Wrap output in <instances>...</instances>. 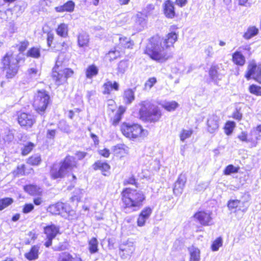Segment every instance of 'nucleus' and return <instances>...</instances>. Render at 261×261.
<instances>
[{
  "mask_svg": "<svg viewBox=\"0 0 261 261\" xmlns=\"http://www.w3.org/2000/svg\"><path fill=\"white\" fill-rule=\"evenodd\" d=\"M177 35L174 32L169 33L166 38L163 39L160 44H149L145 50V53L152 60L159 63H163L172 57L168 47L172 46L177 40Z\"/></svg>",
  "mask_w": 261,
  "mask_h": 261,
  "instance_id": "obj_1",
  "label": "nucleus"
},
{
  "mask_svg": "<svg viewBox=\"0 0 261 261\" xmlns=\"http://www.w3.org/2000/svg\"><path fill=\"white\" fill-rule=\"evenodd\" d=\"M121 195L122 210L126 214L140 210L146 198L142 191L128 188L123 190Z\"/></svg>",
  "mask_w": 261,
  "mask_h": 261,
  "instance_id": "obj_2",
  "label": "nucleus"
},
{
  "mask_svg": "<svg viewBox=\"0 0 261 261\" xmlns=\"http://www.w3.org/2000/svg\"><path fill=\"white\" fill-rule=\"evenodd\" d=\"M24 61L23 55L19 54L15 56L11 53H7L2 59L3 71H6L7 79L13 78L18 73L19 68V64Z\"/></svg>",
  "mask_w": 261,
  "mask_h": 261,
  "instance_id": "obj_3",
  "label": "nucleus"
},
{
  "mask_svg": "<svg viewBox=\"0 0 261 261\" xmlns=\"http://www.w3.org/2000/svg\"><path fill=\"white\" fill-rule=\"evenodd\" d=\"M74 157L67 155L59 163H54L50 170V174L54 179L63 178L68 172L76 166Z\"/></svg>",
  "mask_w": 261,
  "mask_h": 261,
  "instance_id": "obj_4",
  "label": "nucleus"
},
{
  "mask_svg": "<svg viewBox=\"0 0 261 261\" xmlns=\"http://www.w3.org/2000/svg\"><path fill=\"white\" fill-rule=\"evenodd\" d=\"M139 106L141 107L139 114L143 120L150 123H155L159 121L162 113L158 107L152 105L147 101L141 102Z\"/></svg>",
  "mask_w": 261,
  "mask_h": 261,
  "instance_id": "obj_5",
  "label": "nucleus"
},
{
  "mask_svg": "<svg viewBox=\"0 0 261 261\" xmlns=\"http://www.w3.org/2000/svg\"><path fill=\"white\" fill-rule=\"evenodd\" d=\"M50 102V96L45 90H39L35 96L34 107L39 114L43 115Z\"/></svg>",
  "mask_w": 261,
  "mask_h": 261,
  "instance_id": "obj_6",
  "label": "nucleus"
},
{
  "mask_svg": "<svg viewBox=\"0 0 261 261\" xmlns=\"http://www.w3.org/2000/svg\"><path fill=\"white\" fill-rule=\"evenodd\" d=\"M121 131L126 138L134 139L140 136L143 129L141 126L138 124H130L124 122L121 125Z\"/></svg>",
  "mask_w": 261,
  "mask_h": 261,
  "instance_id": "obj_7",
  "label": "nucleus"
},
{
  "mask_svg": "<svg viewBox=\"0 0 261 261\" xmlns=\"http://www.w3.org/2000/svg\"><path fill=\"white\" fill-rule=\"evenodd\" d=\"M73 74L72 70L69 68H65L63 70H56L54 68L52 72V77L55 81L57 85H60L66 82L68 77H71Z\"/></svg>",
  "mask_w": 261,
  "mask_h": 261,
  "instance_id": "obj_8",
  "label": "nucleus"
},
{
  "mask_svg": "<svg viewBox=\"0 0 261 261\" xmlns=\"http://www.w3.org/2000/svg\"><path fill=\"white\" fill-rule=\"evenodd\" d=\"M245 77L248 80L252 78L261 84V66L257 65L254 62L250 63L247 67V72Z\"/></svg>",
  "mask_w": 261,
  "mask_h": 261,
  "instance_id": "obj_9",
  "label": "nucleus"
},
{
  "mask_svg": "<svg viewBox=\"0 0 261 261\" xmlns=\"http://www.w3.org/2000/svg\"><path fill=\"white\" fill-rule=\"evenodd\" d=\"M69 207L62 202H58L53 204L47 208V211L53 215H62L63 213H67L69 212Z\"/></svg>",
  "mask_w": 261,
  "mask_h": 261,
  "instance_id": "obj_10",
  "label": "nucleus"
},
{
  "mask_svg": "<svg viewBox=\"0 0 261 261\" xmlns=\"http://www.w3.org/2000/svg\"><path fill=\"white\" fill-rule=\"evenodd\" d=\"M219 117L215 114L210 115L207 118L206 125L207 131L212 134L218 130L219 127Z\"/></svg>",
  "mask_w": 261,
  "mask_h": 261,
  "instance_id": "obj_11",
  "label": "nucleus"
},
{
  "mask_svg": "<svg viewBox=\"0 0 261 261\" xmlns=\"http://www.w3.org/2000/svg\"><path fill=\"white\" fill-rule=\"evenodd\" d=\"M18 122L21 126L31 127L35 122V119L33 115L22 113L18 117Z\"/></svg>",
  "mask_w": 261,
  "mask_h": 261,
  "instance_id": "obj_12",
  "label": "nucleus"
},
{
  "mask_svg": "<svg viewBox=\"0 0 261 261\" xmlns=\"http://www.w3.org/2000/svg\"><path fill=\"white\" fill-rule=\"evenodd\" d=\"M194 218L197 219L201 225L207 226L212 224V218L210 212L207 213L204 211L198 212L194 215Z\"/></svg>",
  "mask_w": 261,
  "mask_h": 261,
  "instance_id": "obj_13",
  "label": "nucleus"
},
{
  "mask_svg": "<svg viewBox=\"0 0 261 261\" xmlns=\"http://www.w3.org/2000/svg\"><path fill=\"white\" fill-rule=\"evenodd\" d=\"M187 180L185 175L181 174L179 175L177 180L174 184L173 192L176 195H180L183 192L184 188Z\"/></svg>",
  "mask_w": 261,
  "mask_h": 261,
  "instance_id": "obj_14",
  "label": "nucleus"
},
{
  "mask_svg": "<svg viewBox=\"0 0 261 261\" xmlns=\"http://www.w3.org/2000/svg\"><path fill=\"white\" fill-rule=\"evenodd\" d=\"M219 69V67L218 65H212L208 72L211 79L216 84H218L222 77V75L218 71Z\"/></svg>",
  "mask_w": 261,
  "mask_h": 261,
  "instance_id": "obj_15",
  "label": "nucleus"
},
{
  "mask_svg": "<svg viewBox=\"0 0 261 261\" xmlns=\"http://www.w3.org/2000/svg\"><path fill=\"white\" fill-rule=\"evenodd\" d=\"M164 5V11L166 16L169 18H173L175 15L173 3L170 0H167Z\"/></svg>",
  "mask_w": 261,
  "mask_h": 261,
  "instance_id": "obj_16",
  "label": "nucleus"
},
{
  "mask_svg": "<svg viewBox=\"0 0 261 261\" xmlns=\"http://www.w3.org/2000/svg\"><path fill=\"white\" fill-rule=\"evenodd\" d=\"M77 40L79 47L85 48L89 45V36L87 33L82 32L77 35Z\"/></svg>",
  "mask_w": 261,
  "mask_h": 261,
  "instance_id": "obj_17",
  "label": "nucleus"
},
{
  "mask_svg": "<svg viewBox=\"0 0 261 261\" xmlns=\"http://www.w3.org/2000/svg\"><path fill=\"white\" fill-rule=\"evenodd\" d=\"M119 249L123 253V255L130 256L135 251V246L133 243L128 242L125 244H121Z\"/></svg>",
  "mask_w": 261,
  "mask_h": 261,
  "instance_id": "obj_18",
  "label": "nucleus"
},
{
  "mask_svg": "<svg viewBox=\"0 0 261 261\" xmlns=\"http://www.w3.org/2000/svg\"><path fill=\"white\" fill-rule=\"evenodd\" d=\"M39 249L40 246L39 245L33 246L30 250L24 254L25 257L29 260H34L38 259Z\"/></svg>",
  "mask_w": 261,
  "mask_h": 261,
  "instance_id": "obj_19",
  "label": "nucleus"
},
{
  "mask_svg": "<svg viewBox=\"0 0 261 261\" xmlns=\"http://www.w3.org/2000/svg\"><path fill=\"white\" fill-rule=\"evenodd\" d=\"M74 3L72 1H69L65 3L63 5L56 7L55 9L57 12H72L74 10Z\"/></svg>",
  "mask_w": 261,
  "mask_h": 261,
  "instance_id": "obj_20",
  "label": "nucleus"
},
{
  "mask_svg": "<svg viewBox=\"0 0 261 261\" xmlns=\"http://www.w3.org/2000/svg\"><path fill=\"white\" fill-rule=\"evenodd\" d=\"M135 91L132 89L125 90L123 94V102L125 105H130L135 100Z\"/></svg>",
  "mask_w": 261,
  "mask_h": 261,
  "instance_id": "obj_21",
  "label": "nucleus"
},
{
  "mask_svg": "<svg viewBox=\"0 0 261 261\" xmlns=\"http://www.w3.org/2000/svg\"><path fill=\"white\" fill-rule=\"evenodd\" d=\"M59 232V228L52 224L44 227V233L47 238H55Z\"/></svg>",
  "mask_w": 261,
  "mask_h": 261,
  "instance_id": "obj_22",
  "label": "nucleus"
},
{
  "mask_svg": "<svg viewBox=\"0 0 261 261\" xmlns=\"http://www.w3.org/2000/svg\"><path fill=\"white\" fill-rule=\"evenodd\" d=\"M125 111V108L122 106H120L115 116L111 119V124L113 126L117 125L122 119V116Z\"/></svg>",
  "mask_w": 261,
  "mask_h": 261,
  "instance_id": "obj_23",
  "label": "nucleus"
},
{
  "mask_svg": "<svg viewBox=\"0 0 261 261\" xmlns=\"http://www.w3.org/2000/svg\"><path fill=\"white\" fill-rule=\"evenodd\" d=\"M233 62L239 66H243L246 62L245 58L239 51H235L232 56Z\"/></svg>",
  "mask_w": 261,
  "mask_h": 261,
  "instance_id": "obj_24",
  "label": "nucleus"
},
{
  "mask_svg": "<svg viewBox=\"0 0 261 261\" xmlns=\"http://www.w3.org/2000/svg\"><path fill=\"white\" fill-rule=\"evenodd\" d=\"M23 189L26 192L32 195H38L41 193L40 189L34 185H26Z\"/></svg>",
  "mask_w": 261,
  "mask_h": 261,
  "instance_id": "obj_25",
  "label": "nucleus"
},
{
  "mask_svg": "<svg viewBox=\"0 0 261 261\" xmlns=\"http://www.w3.org/2000/svg\"><path fill=\"white\" fill-rule=\"evenodd\" d=\"M190 253V261H199L200 260V250L198 248L194 246L189 248Z\"/></svg>",
  "mask_w": 261,
  "mask_h": 261,
  "instance_id": "obj_26",
  "label": "nucleus"
},
{
  "mask_svg": "<svg viewBox=\"0 0 261 261\" xmlns=\"http://www.w3.org/2000/svg\"><path fill=\"white\" fill-rule=\"evenodd\" d=\"M68 25L64 23H61L56 29L57 34L62 37H66L68 36Z\"/></svg>",
  "mask_w": 261,
  "mask_h": 261,
  "instance_id": "obj_27",
  "label": "nucleus"
},
{
  "mask_svg": "<svg viewBox=\"0 0 261 261\" xmlns=\"http://www.w3.org/2000/svg\"><path fill=\"white\" fill-rule=\"evenodd\" d=\"M258 33V29L254 26L249 27L247 31L243 35V37L247 40L250 39L256 35Z\"/></svg>",
  "mask_w": 261,
  "mask_h": 261,
  "instance_id": "obj_28",
  "label": "nucleus"
},
{
  "mask_svg": "<svg viewBox=\"0 0 261 261\" xmlns=\"http://www.w3.org/2000/svg\"><path fill=\"white\" fill-rule=\"evenodd\" d=\"M250 199V195L248 194H245L242 197V199L240 200L241 201L240 204L239 205L240 210H241L242 212H245L248 207L249 204L248 203V201Z\"/></svg>",
  "mask_w": 261,
  "mask_h": 261,
  "instance_id": "obj_29",
  "label": "nucleus"
},
{
  "mask_svg": "<svg viewBox=\"0 0 261 261\" xmlns=\"http://www.w3.org/2000/svg\"><path fill=\"white\" fill-rule=\"evenodd\" d=\"M93 168L95 170L99 169L103 172L108 171L110 168V166L107 163L98 161L93 164Z\"/></svg>",
  "mask_w": 261,
  "mask_h": 261,
  "instance_id": "obj_30",
  "label": "nucleus"
},
{
  "mask_svg": "<svg viewBox=\"0 0 261 261\" xmlns=\"http://www.w3.org/2000/svg\"><path fill=\"white\" fill-rule=\"evenodd\" d=\"M98 241L95 238H92L89 241V250L91 254H94L98 252Z\"/></svg>",
  "mask_w": 261,
  "mask_h": 261,
  "instance_id": "obj_31",
  "label": "nucleus"
},
{
  "mask_svg": "<svg viewBox=\"0 0 261 261\" xmlns=\"http://www.w3.org/2000/svg\"><path fill=\"white\" fill-rule=\"evenodd\" d=\"M41 158L40 155L35 154L28 159L27 163L33 166H37L40 164Z\"/></svg>",
  "mask_w": 261,
  "mask_h": 261,
  "instance_id": "obj_32",
  "label": "nucleus"
},
{
  "mask_svg": "<svg viewBox=\"0 0 261 261\" xmlns=\"http://www.w3.org/2000/svg\"><path fill=\"white\" fill-rule=\"evenodd\" d=\"M26 56L28 57L39 58L40 57V49L37 47H32L28 50Z\"/></svg>",
  "mask_w": 261,
  "mask_h": 261,
  "instance_id": "obj_33",
  "label": "nucleus"
},
{
  "mask_svg": "<svg viewBox=\"0 0 261 261\" xmlns=\"http://www.w3.org/2000/svg\"><path fill=\"white\" fill-rule=\"evenodd\" d=\"M119 44L124 48H132L133 45V42L129 38L123 37L119 38Z\"/></svg>",
  "mask_w": 261,
  "mask_h": 261,
  "instance_id": "obj_34",
  "label": "nucleus"
},
{
  "mask_svg": "<svg viewBox=\"0 0 261 261\" xmlns=\"http://www.w3.org/2000/svg\"><path fill=\"white\" fill-rule=\"evenodd\" d=\"M146 24L145 19L141 16V14H137L136 18L135 25L137 26V29L141 31Z\"/></svg>",
  "mask_w": 261,
  "mask_h": 261,
  "instance_id": "obj_35",
  "label": "nucleus"
},
{
  "mask_svg": "<svg viewBox=\"0 0 261 261\" xmlns=\"http://www.w3.org/2000/svg\"><path fill=\"white\" fill-rule=\"evenodd\" d=\"M39 75L38 74V70L36 68H31L29 69L27 72V76L28 79V82H30L34 79H36L37 76Z\"/></svg>",
  "mask_w": 261,
  "mask_h": 261,
  "instance_id": "obj_36",
  "label": "nucleus"
},
{
  "mask_svg": "<svg viewBox=\"0 0 261 261\" xmlns=\"http://www.w3.org/2000/svg\"><path fill=\"white\" fill-rule=\"evenodd\" d=\"M128 63L127 60H122L118 64L117 71L118 74H123L127 70Z\"/></svg>",
  "mask_w": 261,
  "mask_h": 261,
  "instance_id": "obj_37",
  "label": "nucleus"
},
{
  "mask_svg": "<svg viewBox=\"0 0 261 261\" xmlns=\"http://www.w3.org/2000/svg\"><path fill=\"white\" fill-rule=\"evenodd\" d=\"M98 70L94 65H91L88 67L86 70V76L88 79L92 78L93 76L97 74Z\"/></svg>",
  "mask_w": 261,
  "mask_h": 261,
  "instance_id": "obj_38",
  "label": "nucleus"
},
{
  "mask_svg": "<svg viewBox=\"0 0 261 261\" xmlns=\"http://www.w3.org/2000/svg\"><path fill=\"white\" fill-rule=\"evenodd\" d=\"M57 261H74V258L69 253L64 252L60 254Z\"/></svg>",
  "mask_w": 261,
  "mask_h": 261,
  "instance_id": "obj_39",
  "label": "nucleus"
},
{
  "mask_svg": "<svg viewBox=\"0 0 261 261\" xmlns=\"http://www.w3.org/2000/svg\"><path fill=\"white\" fill-rule=\"evenodd\" d=\"M13 202L11 198L6 197L0 199V210L2 211L11 205Z\"/></svg>",
  "mask_w": 261,
  "mask_h": 261,
  "instance_id": "obj_40",
  "label": "nucleus"
},
{
  "mask_svg": "<svg viewBox=\"0 0 261 261\" xmlns=\"http://www.w3.org/2000/svg\"><path fill=\"white\" fill-rule=\"evenodd\" d=\"M34 144L32 142H28L21 148V154L23 155L28 154L33 149Z\"/></svg>",
  "mask_w": 261,
  "mask_h": 261,
  "instance_id": "obj_41",
  "label": "nucleus"
},
{
  "mask_svg": "<svg viewBox=\"0 0 261 261\" xmlns=\"http://www.w3.org/2000/svg\"><path fill=\"white\" fill-rule=\"evenodd\" d=\"M223 240L221 237L218 238L215 240L212 244L211 248L213 251H216L219 250L220 247L222 246Z\"/></svg>",
  "mask_w": 261,
  "mask_h": 261,
  "instance_id": "obj_42",
  "label": "nucleus"
},
{
  "mask_svg": "<svg viewBox=\"0 0 261 261\" xmlns=\"http://www.w3.org/2000/svg\"><path fill=\"white\" fill-rule=\"evenodd\" d=\"M178 103L175 101H171L165 103L163 107L168 111H174L177 107Z\"/></svg>",
  "mask_w": 261,
  "mask_h": 261,
  "instance_id": "obj_43",
  "label": "nucleus"
},
{
  "mask_svg": "<svg viewBox=\"0 0 261 261\" xmlns=\"http://www.w3.org/2000/svg\"><path fill=\"white\" fill-rule=\"evenodd\" d=\"M239 171L238 167H234L232 165H228L224 170V174L225 175H230L231 173H237Z\"/></svg>",
  "mask_w": 261,
  "mask_h": 261,
  "instance_id": "obj_44",
  "label": "nucleus"
},
{
  "mask_svg": "<svg viewBox=\"0 0 261 261\" xmlns=\"http://www.w3.org/2000/svg\"><path fill=\"white\" fill-rule=\"evenodd\" d=\"M249 92L257 96H261V87L251 85L249 88Z\"/></svg>",
  "mask_w": 261,
  "mask_h": 261,
  "instance_id": "obj_45",
  "label": "nucleus"
},
{
  "mask_svg": "<svg viewBox=\"0 0 261 261\" xmlns=\"http://www.w3.org/2000/svg\"><path fill=\"white\" fill-rule=\"evenodd\" d=\"M59 128L64 133L69 134L71 132L69 125L65 121H61L59 122Z\"/></svg>",
  "mask_w": 261,
  "mask_h": 261,
  "instance_id": "obj_46",
  "label": "nucleus"
},
{
  "mask_svg": "<svg viewBox=\"0 0 261 261\" xmlns=\"http://www.w3.org/2000/svg\"><path fill=\"white\" fill-rule=\"evenodd\" d=\"M152 212V210L150 207H146L141 211L140 215L146 219H148L151 214Z\"/></svg>",
  "mask_w": 261,
  "mask_h": 261,
  "instance_id": "obj_47",
  "label": "nucleus"
},
{
  "mask_svg": "<svg viewBox=\"0 0 261 261\" xmlns=\"http://www.w3.org/2000/svg\"><path fill=\"white\" fill-rule=\"evenodd\" d=\"M193 131L191 130H185L184 129L180 135L181 141H184L186 139L191 137Z\"/></svg>",
  "mask_w": 261,
  "mask_h": 261,
  "instance_id": "obj_48",
  "label": "nucleus"
},
{
  "mask_svg": "<svg viewBox=\"0 0 261 261\" xmlns=\"http://www.w3.org/2000/svg\"><path fill=\"white\" fill-rule=\"evenodd\" d=\"M241 201L239 200H232L228 201L227 206L229 209H233L239 206Z\"/></svg>",
  "mask_w": 261,
  "mask_h": 261,
  "instance_id": "obj_49",
  "label": "nucleus"
},
{
  "mask_svg": "<svg viewBox=\"0 0 261 261\" xmlns=\"http://www.w3.org/2000/svg\"><path fill=\"white\" fill-rule=\"evenodd\" d=\"M236 123L233 121H228L226 123L225 129L227 131V134L231 133L233 128L235 127Z\"/></svg>",
  "mask_w": 261,
  "mask_h": 261,
  "instance_id": "obj_50",
  "label": "nucleus"
},
{
  "mask_svg": "<svg viewBox=\"0 0 261 261\" xmlns=\"http://www.w3.org/2000/svg\"><path fill=\"white\" fill-rule=\"evenodd\" d=\"M110 86H111V81H108L103 85V93L104 94H109L110 93L111 90Z\"/></svg>",
  "mask_w": 261,
  "mask_h": 261,
  "instance_id": "obj_51",
  "label": "nucleus"
},
{
  "mask_svg": "<svg viewBox=\"0 0 261 261\" xmlns=\"http://www.w3.org/2000/svg\"><path fill=\"white\" fill-rule=\"evenodd\" d=\"M34 208V206L32 203L25 204L23 207L22 212L24 214H28L31 212Z\"/></svg>",
  "mask_w": 261,
  "mask_h": 261,
  "instance_id": "obj_52",
  "label": "nucleus"
},
{
  "mask_svg": "<svg viewBox=\"0 0 261 261\" xmlns=\"http://www.w3.org/2000/svg\"><path fill=\"white\" fill-rule=\"evenodd\" d=\"M29 44V43L28 41L26 40L20 42V45L18 48V50L21 53L23 52L27 49Z\"/></svg>",
  "mask_w": 261,
  "mask_h": 261,
  "instance_id": "obj_53",
  "label": "nucleus"
},
{
  "mask_svg": "<svg viewBox=\"0 0 261 261\" xmlns=\"http://www.w3.org/2000/svg\"><path fill=\"white\" fill-rule=\"evenodd\" d=\"M156 82V80L155 77L149 78L145 83V87H148L150 89Z\"/></svg>",
  "mask_w": 261,
  "mask_h": 261,
  "instance_id": "obj_54",
  "label": "nucleus"
},
{
  "mask_svg": "<svg viewBox=\"0 0 261 261\" xmlns=\"http://www.w3.org/2000/svg\"><path fill=\"white\" fill-rule=\"evenodd\" d=\"M24 168L25 166L23 164L19 165L17 166L16 170L14 171V173L16 175H22L24 173Z\"/></svg>",
  "mask_w": 261,
  "mask_h": 261,
  "instance_id": "obj_55",
  "label": "nucleus"
},
{
  "mask_svg": "<svg viewBox=\"0 0 261 261\" xmlns=\"http://www.w3.org/2000/svg\"><path fill=\"white\" fill-rule=\"evenodd\" d=\"M233 118L236 120L240 121L242 118V114L240 112V110L236 109V111L233 113Z\"/></svg>",
  "mask_w": 261,
  "mask_h": 261,
  "instance_id": "obj_56",
  "label": "nucleus"
},
{
  "mask_svg": "<svg viewBox=\"0 0 261 261\" xmlns=\"http://www.w3.org/2000/svg\"><path fill=\"white\" fill-rule=\"evenodd\" d=\"M54 34L51 32H48L47 35V42L48 46H51V44L54 40Z\"/></svg>",
  "mask_w": 261,
  "mask_h": 261,
  "instance_id": "obj_57",
  "label": "nucleus"
},
{
  "mask_svg": "<svg viewBox=\"0 0 261 261\" xmlns=\"http://www.w3.org/2000/svg\"><path fill=\"white\" fill-rule=\"evenodd\" d=\"M123 184L124 185H126L128 184L136 185L137 182H136V179L134 178V177L132 176L129 177L128 179L124 180Z\"/></svg>",
  "mask_w": 261,
  "mask_h": 261,
  "instance_id": "obj_58",
  "label": "nucleus"
},
{
  "mask_svg": "<svg viewBox=\"0 0 261 261\" xmlns=\"http://www.w3.org/2000/svg\"><path fill=\"white\" fill-rule=\"evenodd\" d=\"M146 219L139 215L137 220V224L139 226H143L145 225Z\"/></svg>",
  "mask_w": 261,
  "mask_h": 261,
  "instance_id": "obj_59",
  "label": "nucleus"
},
{
  "mask_svg": "<svg viewBox=\"0 0 261 261\" xmlns=\"http://www.w3.org/2000/svg\"><path fill=\"white\" fill-rule=\"evenodd\" d=\"M56 130L55 129H48L46 134V137L50 139H54L56 135Z\"/></svg>",
  "mask_w": 261,
  "mask_h": 261,
  "instance_id": "obj_60",
  "label": "nucleus"
},
{
  "mask_svg": "<svg viewBox=\"0 0 261 261\" xmlns=\"http://www.w3.org/2000/svg\"><path fill=\"white\" fill-rule=\"evenodd\" d=\"M213 47L211 45H208L205 49V53L206 54L207 57H211L213 54Z\"/></svg>",
  "mask_w": 261,
  "mask_h": 261,
  "instance_id": "obj_61",
  "label": "nucleus"
},
{
  "mask_svg": "<svg viewBox=\"0 0 261 261\" xmlns=\"http://www.w3.org/2000/svg\"><path fill=\"white\" fill-rule=\"evenodd\" d=\"M87 154V152H83V151H77L75 155L77 157L78 159L80 160L84 159Z\"/></svg>",
  "mask_w": 261,
  "mask_h": 261,
  "instance_id": "obj_62",
  "label": "nucleus"
},
{
  "mask_svg": "<svg viewBox=\"0 0 261 261\" xmlns=\"http://www.w3.org/2000/svg\"><path fill=\"white\" fill-rule=\"evenodd\" d=\"M99 154L102 156L108 158L110 155V151L108 149H104L102 150H100L99 151Z\"/></svg>",
  "mask_w": 261,
  "mask_h": 261,
  "instance_id": "obj_63",
  "label": "nucleus"
},
{
  "mask_svg": "<svg viewBox=\"0 0 261 261\" xmlns=\"http://www.w3.org/2000/svg\"><path fill=\"white\" fill-rule=\"evenodd\" d=\"M238 138L243 142H248L247 138V134L245 132H242V133L238 136Z\"/></svg>",
  "mask_w": 261,
  "mask_h": 261,
  "instance_id": "obj_64",
  "label": "nucleus"
}]
</instances>
